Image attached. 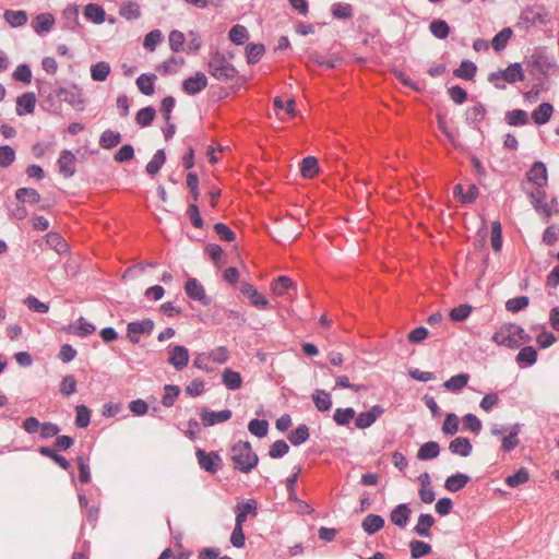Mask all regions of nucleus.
I'll list each match as a JSON object with an SVG mask.
<instances>
[{
    "label": "nucleus",
    "mask_w": 559,
    "mask_h": 559,
    "mask_svg": "<svg viewBox=\"0 0 559 559\" xmlns=\"http://www.w3.org/2000/svg\"><path fill=\"white\" fill-rule=\"evenodd\" d=\"M233 467L236 472L249 474L259 464V456L249 441L238 440L230 447Z\"/></svg>",
    "instance_id": "obj_1"
},
{
    "label": "nucleus",
    "mask_w": 559,
    "mask_h": 559,
    "mask_svg": "<svg viewBox=\"0 0 559 559\" xmlns=\"http://www.w3.org/2000/svg\"><path fill=\"white\" fill-rule=\"evenodd\" d=\"M163 40V34L159 29H153L144 37L143 47L148 51H154L157 45Z\"/></svg>",
    "instance_id": "obj_64"
},
{
    "label": "nucleus",
    "mask_w": 559,
    "mask_h": 559,
    "mask_svg": "<svg viewBox=\"0 0 559 559\" xmlns=\"http://www.w3.org/2000/svg\"><path fill=\"white\" fill-rule=\"evenodd\" d=\"M78 468H79V479L83 484H87L91 481V468H90V459L83 455H79L76 457Z\"/></svg>",
    "instance_id": "obj_60"
},
{
    "label": "nucleus",
    "mask_w": 559,
    "mask_h": 559,
    "mask_svg": "<svg viewBox=\"0 0 559 559\" xmlns=\"http://www.w3.org/2000/svg\"><path fill=\"white\" fill-rule=\"evenodd\" d=\"M240 293L248 298L250 305L260 310L271 309L269 299L262 295L252 284L243 283Z\"/></svg>",
    "instance_id": "obj_8"
},
{
    "label": "nucleus",
    "mask_w": 559,
    "mask_h": 559,
    "mask_svg": "<svg viewBox=\"0 0 559 559\" xmlns=\"http://www.w3.org/2000/svg\"><path fill=\"white\" fill-rule=\"evenodd\" d=\"M199 415L201 417L203 426L212 427L217 424L229 420L233 416V413L230 409L214 412L209 409L207 407H201Z\"/></svg>",
    "instance_id": "obj_11"
},
{
    "label": "nucleus",
    "mask_w": 559,
    "mask_h": 559,
    "mask_svg": "<svg viewBox=\"0 0 559 559\" xmlns=\"http://www.w3.org/2000/svg\"><path fill=\"white\" fill-rule=\"evenodd\" d=\"M187 296L195 301H200L203 306H210L213 298L205 294L203 285L197 278H189L185 284Z\"/></svg>",
    "instance_id": "obj_9"
},
{
    "label": "nucleus",
    "mask_w": 559,
    "mask_h": 559,
    "mask_svg": "<svg viewBox=\"0 0 559 559\" xmlns=\"http://www.w3.org/2000/svg\"><path fill=\"white\" fill-rule=\"evenodd\" d=\"M265 52V47L263 44H249L246 47V58L249 64H254L261 60Z\"/></svg>",
    "instance_id": "obj_51"
},
{
    "label": "nucleus",
    "mask_w": 559,
    "mask_h": 559,
    "mask_svg": "<svg viewBox=\"0 0 559 559\" xmlns=\"http://www.w3.org/2000/svg\"><path fill=\"white\" fill-rule=\"evenodd\" d=\"M3 17L12 27H21L27 23V13L24 10H5Z\"/></svg>",
    "instance_id": "obj_43"
},
{
    "label": "nucleus",
    "mask_w": 559,
    "mask_h": 559,
    "mask_svg": "<svg viewBox=\"0 0 559 559\" xmlns=\"http://www.w3.org/2000/svg\"><path fill=\"white\" fill-rule=\"evenodd\" d=\"M530 305L527 296H519L507 300L506 309L509 312L516 313L524 310Z\"/></svg>",
    "instance_id": "obj_61"
},
{
    "label": "nucleus",
    "mask_w": 559,
    "mask_h": 559,
    "mask_svg": "<svg viewBox=\"0 0 559 559\" xmlns=\"http://www.w3.org/2000/svg\"><path fill=\"white\" fill-rule=\"evenodd\" d=\"M332 15L337 20H346L353 15V7L349 3L336 2L331 8Z\"/></svg>",
    "instance_id": "obj_62"
},
{
    "label": "nucleus",
    "mask_w": 559,
    "mask_h": 559,
    "mask_svg": "<svg viewBox=\"0 0 559 559\" xmlns=\"http://www.w3.org/2000/svg\"><path fill=\"white\" fill-rule=\"evenodd\" d=\"M312 400L319 412H329L332 407L331 394L325 390L317 389Z\"/></svg>",
    "instance_id": "obj_40"
},
{
    "label": "nucleus",
    "mask_w": 559,
    "mask_h": 559,
    "mask_svg": "<svg viewBox=\"0 0 559 559\" xmlns=\"http://www.w3.org/2000/svg\"><path fill=\"white\" fill-rule=\"evenodd\" d=\"M530 479L528 471L525 467H520L512 475L507 476L506 484L511 488H516Z\"/></svg>",
    "instance_id": "obj_52"
},
{
    "label": "nucleus",
    "mask_w": 559,
    "mask_h": 559,
    "mask_svg": "<svg viewBox=\"0 0 559 559\" xmlns=\"http://www.w3.org/2000/svg\"><path fill=\"white\" fill-rule=\"evenodd\" d=\"M69 329L79 337H86L96 331V326L92 322H88L84 317L76 319L72 324H70Z\"/></svg>",
    "instance_id": "obj_29"
},
{
    "label": "nucleus",
    "mask_w": 559,
    "mask_h": 559,
    "mask_svg": "<svg viewBox=\"0 0 559 559\" xmlns=\"http://www.w3.org/2000/svg\"><path fill=\"white\" fill-rule=\"evenodd\" d=\"M75 160L76 157L71 151L63 150L60 153L57 164L59 167V173L64 178H70L75 174Z\"/></svg>",
    "instance_id": "obj_16"
},
{
    "label": "nucleus",
    "mask_w": 559,
    "mask_h": 559,
    "mask_svg": "<svg viewBox=\"0 0 559 559\" xmlns=\"http://www.w3.org/2000/svg\"><path fill=\"white\" fill-rule=\"evenodd\" d=\"M355 415L356 412L353 407H338L334 412L333 419L337 426H347Z\"/></svg>",
    "instance_id": "obj_55"
},
{
    "label": "nucleus",
    "mask_w": 559,
    "mask_h": 559,
    "mask_svg": "<svg viewBox=\"0 0 559 559\" xmlns=\"http://www.w3.org/2000/svg\"><path fill=\"white\" fill-rule=\"evenodd\" d=\"M409 549L413 559H419L432 551L430 544L418 539H414L409 543Z\"/></svg>",
    "instance_id": "obj_48"
},
{
    "label": "nucleus",
    "mask_w": 559,
    "mask_h": 559,
    "mask_svg": "<svg viewBox=\"0 0 559 559\" xmlns=\"http://www.w3.org/2000/svg\"><path fill=\"white\" fill-rule=\"evenodd\" d=\"M435 522L436 520L431 514L421 513L418 516L417 524L414 526L413 532L421 537L430 538L432 536L430 528Z\"/></svg>",
    "instance_id": "obj_26"
},
{
    "label": "nucleus",
    "mask_w": 559,
    "mask_h": 559,
    "mask_svg": "<svg viewBox=\"0 0 559 559\" xmlns=\"http://www.w3.org/2000/svg\"><path fill=\"white\" fill-rule=\"evenodd\" d=\"M248 430L253 436L258 438H263L269 432V423L266 419L253 418L248 424Z\"/></svg>",
    "instance_id": "obj_56"
},
{
    "label": "nucleus",
    "mask_w": 559,
    "mask_h": 559,
    "mask_svg": "<svg viewBox=\"0 0 559 559\" xmlns=\"http://www.w3.org/2000/svg\"><path fill=\"white\" fill-rule=\"evenodd\" d=\"M195 456L200 467L210 474H216L223 466V459L217 451L207 452L199 448Z\"/></svg>",
    "instance_id": "obj_5"
},
{
    "label": "nucleus",
    "mask_w": 559,
    "mask_h": 559,
    "mask_svg": "<svg viewBox=\"0 0 559 559\" xmlns=\"http://www.w3.org/2000/svg\"><path fill=\"white\" fill-rule=\"evenodd\" d=\"M46 243L53 249L58 254H63L68 251L69 247L64 238L56 231H50L45 236Z\"/></svg>",
    "instance_id": "obj_36"
},
{
    "label": "nucleus",
    "mask_w": 559,
    "mask_h": 559,
    "mask_svg": "<svg viewBox=\"0 0 559 559\" xmlns=\"http://www.w3.org/2000/svg\"><path fill=\"white\" fill-rule=\"evenodd\" d=\"M411 513L412 510L407 503H400L392 509L390 520L394 525L404 528L409 521Z\"/></svg>",
    "instance_id": "obj_19"
},
{
    "label": "nucleus",
    "mask_w": 559,
    "mask_h": 559,
    "mask_svg": "<svg viewBox=\"0 0 559 559\" xmlns=\"http://www.w3.org/2000/svg\"><path fill=\"white\" fill-rule=\"evenodd\" d=\"M524 79V71L520 62L511 63L506 69L499 70L497 72H491L488 75L489 82L503 80L509 84L521 82Z\"/></svg>",
    "instance_id": "obj_4"
},
{
    "label": "nucleus",
    "mask_w": 559,
    "mask_h": 559,
    "mask_svg": "<svg viewBox=\"0 0 559 559\" xmlns=\"http://www.w3.org/2000/svg\"><path fill=\"white\" fill-rule=\"evenodd\" d=\"M521 429L522 425L519 423L510 426L508 435L501 440V450L503 452H511L519 445L520 440L518 436L521 432Z\"/></svg>",
    "instance_id": "obj_22"
},
{
    "label": "nucleus",
    "mask_w": 559,
    "mask_h": 559,
    "mask_svg": "<svg viewBox=\"0 0 559 559\" xmlns=\"http://www.w3.org/2000/svg\"><path fill=\"white\" fill-rule=\"evenodd\" d=\"M504 120L509 126L523 127L528 123V115L523 109L508 110Z\"/></svg>",
    "instance_id": "obj_38"
},
{
    "label": "nucleus",
    "mask_w": 559,
    "mask_h": 559,
    "mask_svg": "<svg viewBox=\"0 0 559 559\" xmlns=\"http://www.w3.org/2000/svg\"><path fill=\"white\" fill-rule=\"evenodd\" d=\"M441 451L440 444L437 441H428L421 444L417 452L419 461H430L439 456Z\"/></svg>",
    "instance_id": "obj_31"
},
{
    "label": "nucleus",
    "mask_w": 559,
    "mask_h": 559,
    "mask_svg": "<svg viewBox=\"0 0 559 559\" xmlns=\"http://www.w3.org/2000/svg\"><path fill=\"white\" fill-rule=\"evenodd\" d=\"M207 71L213 78L224 82L235 79L238 74L235 66L227 61L226 57L218 51L207 62Z\"/></svg>",
    "instance_id": "obj_2"
},
{
    "label": "nucleus",
    "mask_w": 559,
    "mask_h": 559,
    "mask_svg": "<svg viewBox=\"0 0 559 559\" xmlns=\"http://www.w3.org/2000/svg\"><path fill=\"white\" fill-rule=\"evenodd\" d=\"M319 173V163L314 156H307L301 160L300 174L304 178H313Z\"/></svg>",
    "instance_id": "obj_45"
},
{
    "label": "nucleus",
    "mask_w": 559,
    "mask_h": 559,
    "mask_svg": "<svg viewBox=\"0 0 559 559\" xmlns=\"http://www.w3.org/2000/svg\"><path fill=\"white\" fill-rule=\"evenodd\" d=\"M383 413V406L380 404H376L369 411L361 412L358 414L355 420V426L358 429H367L371 427Z\"/></svg>",
    "instance_id": "obj_14"
},
{
    "label": "nucleus",
    "mask_w": 559,
    "mask_h": 559,
    "mask_svg": "<svg viewBox=\"0 0 559 559\" xmlns=\"http://www.w3.org/2000/svg\"><path fill=\"white\" fill-rule=\"evenodd\" d=\"M75 426L78 428H86L91 423V409L84 405L80 404L75 406Z\"/></svg>",
    "instance_id": "obj_59"
},
{
    "label": "nucleus",
    "mask_w": 559,
    "mask_h": 559,
    "mask_svg": "<svg viewBox=\"0 0 559 559\" xmlns=\"http://www.w3.org/2000/svg\"><path fill=\"white\" fill-rule=\"evenodd\" d=\"M462 421L464 430H468L474 435H479V432L481 431V421L476 415L471 413L466 414L463 416Z\"/></svg>",
    "instance_id": "obj_63"
},
{
    "label": "nucleus",
    "mask_w": 559,
    "mask_h": 559,
    "mask_svg": "<svg viewBox=\"0 0 559 559\" xmlns=\"http://www.w3.org/2000/svg\"><path fill=\"white\" fill-rule=\"evenodd\" d=\"M309 437L310 431L306 424H300L295 429L290 430L287 435V439L295 447L304 444L309 439Z\"/></svg>",
    "instance_id": "obj_32"
},
{
    "label": "nucleus",
    "mask_w": 559,
    "mask_h": 559,
    "mask_svg": "<svg viewBox=\"0 0 559 559\" xmlns=\"http://www.w3.org/2000/svg\"><path fill=\"white\" fill-rule=\"evenodd\" d=\"M530 63L538 69V71L547 75L548 70L555 67V59L549 57L545 50H537L531 56Z\"/></svg>",
    "instance_id": "obj_18"
},
{
    "label": "nucleus",
    "mask_w": 559,
    "mask_h": 559,
    "mask_svg": "<svg viewBox=\"0 0 559 559\" xmlns=\"http://www.w3.org/2000/svg\"><path fill=\"white\" fill-rule=\"evenodd\" d=\"M487 115L486 106L481 103H477L475 106L468 107L465 111V121L469 126H473L475 130L480 131L479 123L485 119Z\"/></svg>",
    "instance_id": "obj_17"
},
{
    "label": "nucleus",
    "mask_w": 559,
    "mask_h": 559,
    "mask_svg": "<svg viewBox=\"0 0 559 559\" xmlns=\"http://www.w3.org/2000/svg\"><path fill=\"white\" fill-rule=\"evenodd\" d=\"M154 321L145 318L141 321H132L127 324V338L132 344L140 342V334L150 335L154 330Z\"/></svg>",
    "instance_id": "obj_6"
},
{
    "label": "nucleus",
    "mask_w": 559,
    "mask_h": 559,
    "mask_svg": "<svg viewBox=\"0 0 559 559\" xmlns=\"http://www.w3.org/2000/svg\"><path fill=\"white\" fill-rule=\"evenodd\" d=\"M385 525L384 519L379 514L370 513L361 522V527L368 535H373Z\"/></svg>",
    "instance_id": "obj_27"
},
{
    "label": "nucleus",
    "mask_w": 559,
    "mask_h": 559,
    "mask_svg": "<svg viewBox=\"0 0 559 559\" xmlns=\"http://www.w3.org/2000/svg\"><path fill=\"white\" fill-rule=\"evenodd\" d=\"M512 35H513V31L510 27L502 28L500 32H498L493 36V38L491 40L492 48L497 52L504 50L507 47V44Z\"/></svg>",
    "instance_id": "obj_47"
},
{
    "label": "nucleus",
    "mask_w": 559,
    "mask_h": 559,
    "mask_svg": "<svg viewBox=\"0 0 559 559\" xmlns=\"http://www.w3.org/2000/svg\"><path fill=\"white\" fill-rule=\"evenodd\" d=\"M168 350V364L171 365L177 371L183 370L189 364V350L183 345L169 344Z\"/></svg>",
    "instance_id": "obj_7"
},
{
    "label": "nucleus",
    "mask_w": 559,
    "mask_h": 559,
    "mask_svg": "<svg viewBox=\"0 0 559 559\" xmlns=\"http://www.w3.org/2000/svg\"><path fill=\"white\" fill-rule=\"evenodd\" d=\"M180 394V388L176 384H166L164 386V395L162 397V404L165 407L174 406L176 400Z\"/></svg>",
    "instance_id": "obj_57"
},
{
    "label": "nucleus",
    "mask_w": 559,
    "mask_h": 559,
    "mask_svg": "<svg viewBox=\"0 0 559 559\" xmlns=\"http://www.w3.org/2000/svg\"><path fill=\"white\" fill-rule=\"evenodd\" d=\"M155 80L156 75L154 73H142L138 76L135 83L142 94L151 96L155 92Z\"/></svg>",
    "instance_id": "obj_33"
},
{
    "label": "nucleus",
    "mask_w": 559,
    "mask_h": 559,
    "mask_svg": "<svg viewBox=\"0 0 559 559\" xmlns=\"http://www.w3.org/2000/svg\"><path fill=\"white\" fill-rule=\"evenodd\" d=\"M469 381V374L466 372H461L455 376H452L450 379L443 382V388L451 392L461 391L463 388L467 385Z\"/></svg>",
    "instance_id": "obj_37"
},
{
    "label": "nucleus",
    "mask_w": 559,
    "mask_h": 559,
    "mask_svg": "<svg viewBox=\"0 0 559 559\" xmlns=\"http://www.w3.org/2000/svg\"><path fill=\"white\" fill-rule=\"evenodd\" d=\"M110 73L108 62L99 61L91 67V76L96 82H104Z\"/></svg>",
    "instance_id": "obj_54"
},
{
    "label": "nucleus",
    "mask_w": 559,
    "mask_h": 559,
    "mask_svg": "<svg viewBox=\"0 0 559 559\" xmlns=\"http://www.w3.org/2000/svg\"><path fill=\"white\" fill-rule=\"evenodd\" d=\"M526 179L538 187H545L548 182V171L546 164L542 160L533 163L525 174Z\"/></svg>",
    "instance_id": "obj_13"
},
{
    "label": "nucleus",
    "mask_w": 559,
    "mask_h": 559,
    "mask_svg": "<svg viewBox=\"0 0 559 559\" xmlns=\"http://www.w3.org/2000/svg\"><path fill=\"white\" fill-rule=\"evenodd\" d=\"M294 288V282L286 275H281L271 283V290L276 296H284Z\"/></svg>",
    "instance_id": "obj_35"
},
{
    "label": "nucleus",
    "mask_w": 559,
    "mask_h": 559,
    "mask_svg": "<svg viewBox=\"0 0 559 559\" xmlns=\"http://www.w3.org/2000/svg\"><path fill=\"white\" fill-rule=\"evenodd\" d=\"M121 142V134L111 129L105 130L99 138V146L104 150H111Z\"/></svg>",
    "instance_id": "obj_39"
},
{
    "label": "nucleus",
    "mask_w": 559,
    "mask_h": 559,
    "mask_svg": "<svg viewBox=\"0 0 559 559\" xmlns=\"http://www.w3.org/2000/svg\"><path fill=\"white\" fill-rule=\"evenodd\" d=\"M471 477L467 474L457 472L450 475L444 481V488L450 492H457L462 490L468 483Z\"/></svg>",
    "instance_id": "obj_25"
},
{
    "label": "nucleus",
    "mask_w": 559,
    "mask_h": 559,
    "mask_svg": "<svg viewBox=\"0 0 559 559\" xmlns=\"http://www.w3.org/2000/svg\"><path fill=\"white\" fill-rule=\"evenodd\" d=\"M56 96L59 100L69 104L78 111L85 109L86 100L83 91L76 84H71L68 87H59L56 90Z\"/></svg>",
    "instance_id": "obj_3"
},
{
    "label": "nucleus",
    "mask_w": 559,
    "mask_h": 559,
    "mask_svg": "<svg viewBox=\"0 0 559 559\" xmlns=\"http://www.w3.org/2000/svg\"><path fill=\"white\" fill-rule=\"evenodd\" d=\"M229 39L235 45L241 46L249 39V32L243 25H234L229 31Z\"/></svg>",
    "instance_id": "obj_53"
},
{
    "label": "nucleus",
    "mask_w": 559,
    "mask_h": 559,
    "mask_svg": "<svg viewBox=\"0 0 559 559\" xmlns=\"http://www.w3.org/2000/svg\"><path fill=\"white\" fill-rule=\"evenodd\" d=\"M449 450L452 454L467 457L473 451V445L468 438L456 437L450 442Z\"/></svg>",
    "instance_id": "obj_23"
},
{
    "label": "nucleus",
    "mask_w": 559,
    "mask_h": 559,
    "mask_svg": "<svg viewBox=\"0 0 559 559\" xmlns=\"http://www.w3.org/2000/svg\"><path fill=\"white\" fill-rule=\"evenodd\" d=\"M15 199L22 203L37 204L40 202L41 197L34 188H19L15 191Z\"/></svg>",
    "instance_id": "obj_41"
},
{
    "label": "nucleus",
    "mask_w": 559,
    "mask_h": 559,
    "mask_svg": "<svg viewBox=\"0 0 559 559\" xmlns=\"http://www.w3.org/2000/svg\"><path fill=\"white\" fill-rule=\"evenodd\" d=\"M222 382L228 390H238L242 384L241 374L233 369H225L222 373Z\"/></svg>",
    "instance_id": "obj_42"
},
{
    "label": "nucleus",
    "mask_w": 559,
    "mask_h": 559,
    "mask_svg": "<svg viewBox=\"0 0 559 559\" xmlns=\"http://www.w3.org/2000/svg\"><path fill=\"white\" fill-rule=\"evenodd\" d=\"M235 524L243 525L247 521V518L250 515L255 518L258 515V502L255 499H247L243 502H238L235 506Z\"/></svg>",
    "instance_id": "obj_12"
},
{
    "label": "nucleus",
    "mask_w": 559,
    "mask_h": 559,
    "mask_svg": "<svg viewBox=\"0 0 559 559\" xmlns=\"http://www.w3.org/2000/svg\"><path fill=\"white\" fill-rule=\"evenodd\" d=\"M36 106V96L33 92H26L16 98V114L23 116L33 114Z\"/></svg>",
    "instance_id": "obj_21"
},
{
    "label": "nucleus",
    "mask_w": 559,
    "mask_h": 559,
    "mask_svg": "<svg viewBox=\"0 0 559 559\" xmlns=\"http://www.w3.org/2000/svg\"><path fill=\"white\" fill-rule=\"evenodd\" d=\"M538 353L533 346L523 347L516 355L515 361L521 368L533 366L537 360Z\"/></svg>",
    "instance_id": "obj_30"
},
{
    "label": "nucleus",
    "mask_w": 559,
    "mask_h": 559,
    "mask_svg": "<svg viewBox=\"0 0 559 559\" xmlns=\"http://www.w3.org/2000/svg\"><path fill=\"white\" fill-rule=\"evenodd\" d=\"M119 14L128 21L138 20L141 16L140 5L134 1H127L120 7Z\"/></svg>",
    "instance_id": "obj_50"
},
{
    "label": "nucleus",
    "mask_w": 559,
    "mask_h": 559,
    "mask_svg": "<svg viewBox=\"0 0 559 559\" xmlns=\"http://www.w3.org/2000/svg\"><path fill=\"white\" fill-rule=\"evenodd\" d=\"M554 112V106L550 103H542L532 111V119L537 126L546 124Z\"/></svg>",
    "instance_id": "obj_28"
},
{
    "label": "nucleus",
    "mask_w": 559,
    "mask_h": 559,
    "mask_svg": "<svg viewBox=\"0 0 559 559\" xmlns=\"http://www.w3.org/2000/svg\"><path fill=\"white\" fill-rule=\"evenodd\" d=\"M166 162V152L164 148H159L155 152L152 159L147 163L145 170L150 176H155L159 173L163 165Z\"/></svg>",
    "instance_id": "obj_44"
},
{
    "label": "nucleus",
    "mask_w": 559,
    "mask_h": 559,
    "mask_svg": "<svg viewBox=\"0 0 559 559\" xmlns=\"http://www.w3.org/2000/svg\"><path fill=\"white\" fill-rule=\"evenodd\" d=\"M55 25V17L51 13H39L32 21V27L36 34L48 33Z\"/></svg>",
    "instance_id": "obj_20"
},
{
    "label": "nucleus",
    "mask_w": 559,
    "mask_h": 559,
    "mask_svg": "<svg viewBox=\"0 0 559 559\" xmlns=\"http://www.w3.org/2000/svg\"><path fill=\"white\" fill-rule=\"evenodd\" d=\"M430 33L438 39H445L450 35L449 24L441 19L433 20L429 25Z\"/></svg>",
    "instance_id": "obj_49"
},
{
    "label": "nucleus",
    "mask_w": 559,
    "mask_h": 559,
    "mask_svg": "<svg viewBox=\"0 0 559 559\" xmlns=\"http://www.w3.org/2000/svg\"><path fill=\"white\" fill-rule=\"evenodd\" d=\"M477 66L475 62L471 60H463L459 68L454 69L453 74L459 79L471 81L475 78Z\"/></svg>",
    "instance_id": "obj_34"
},
{
    "label": "nucleus",
    "mask_w": 559,
    "mask_h": 559,
    "mask_svg": "<svg viewBox=\"0 0 559 559\" xmlns=\"http://www.w3.org/2000/svg\"><path fill=\"white\" fill-rule=\"evenodd\" d=\"M156 116V110L153 106H146L141 108L135 115V122L141 128L150 127Z\"/></svg>",
    "instance_id": "obj_46"
},
{
    "label": "nucleus",
    "mask_w": 559,
    "mask_h": 559,
    "mask_svg": "<svg viewBox=\"0 0 559 559\" xmlns=\"http://www.w3.org/2000/svg\"><path fill=\"white\" fill-rule=\"evenodd\" d=\"M206 86L207 78L201 71H198L194 75L185 79L181 84L182 91L190 96L201 93Z\"/></svg>",
    "instance_id": "obj_10"
},
{
    "label": "nucleus",
    "mask_w": 559,
    "mask_h": 559,
    "mask_svg": "<svg viewBox=\"0 0 559 559\" xmlns=\"http://www.w3.org/2000/svg\"><path fill=\"white\" fill-rule=\"evenodd\" d=\"M473 307L468 304H462L450 310L449 317L453 322H463L472 313Z\"/></svg>",
    "instance_id": "obj_58"
},
{
    "label": "nucleus",
    "mask_w": 559,
    "mask_h": 559,
    "mask_svg": "<svg viewBox=\"0 0 559 559\" xmlns=\"http://www.w3.org/2000/svg\"><path fill=\"white\" fill-rule=\"evenodd\" d=\"M80 8L78 4H70L62 11V19L64 21V28L74 33L81 32V24L79 21Z\"/></svg>",
    "instance_id": "obj_15"
},
{
    "label": "nucleus",
    "mask_w": 559,
    "mask_h": 559,
    "mask_svg": "<svg viewBox=\"0 0 559 559\" xmlns=\"http://www.w3.org/2000/svg\"><path fill=\"white\" fill-rule=\"evenodd\" d=\"M84 17L96 24H103L106 21V11L100 4L97 3H88L84 7L83 11Z\"/></svg>",
    "instance_id": "obj_24"
}]
</instances>
